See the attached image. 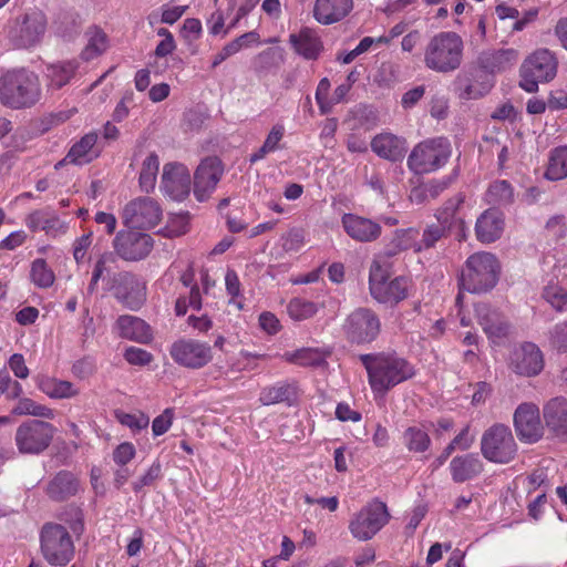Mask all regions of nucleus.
<instances>
[{
    "label": "nucleus",
    "mask_w": 567,
    "mask_h": 567,
    "mask_svg": "<svg viewBox=\"0 0 567 567\" xmlns=\"http://www.w3.org/2000/svg\"><path fill=\"white\" fill-rule=\"evenodd\" d=\"M359 358L373 392L385 393L415 374L413 365L395 353H368Z\"/></svg>",
    "instance_id": "obj_1"
},
{
    "label": "nucleus",
    "mask_w": 567,
    "mask_h": 567,
    "mask_svg": "<svg viewBox=\"0 0 567 567\" xmlns=\"http://www.w3.org/2000/svg\"><path fill=\"white\" fill-rule=\"evenodd\" d=\"M39 76L24 68L11 69L0 75V103L12 110L34 106L41 99Z\"/></svg>",
    "instance_id": "obj_2"
},
{
    "label": "nucleus",
    "mask_w": 567,
    "mask_h": 567,
    "mask_svg": "<svg viewBox=\"0 0 567 567\" xmlns=\"http://www.w3.org/2000/svg\"><path fill=\"white\" fill-rule=\"evenodd\" d=\"M424 65L437 73H452L463 62L464 41L454 31H441L431 37L424 48Z\"/></svg>",
    "instance_id": "obj_3"
},
{
    "label": "nucleus",
    "mask_w": 567,
    "mask_h": 567,
    "mask_svg": "<svg viewBox=\"0 0 567 567\" xmlns=\"http://www.w3.org/2000/svg\"><path fill=\"white\" fill-rule=\"evenodd\" d=\"M499 265L491 252L471 255L461 272L460 289L471 293L487 292L498 281Z\"/></svg>",
    "instance_id": "obj_4"
},
{
    "label": "nucleus",
    "mask_w": 567,
    "mask_h": 567,
    "mask_svg": "<svg viewBox=\"0 0 567 567\" xmlns=\"http://www.w3.org/2000/svg\"><path fill=\"white\" fill-rule=\"evenodd\" d=\"M452 154L446 137H434L420 142L408 157V167L415 174H427L441 168Z\"/></svg>",
    "instance_id": "obj_5"
},
{
    "label": "nucleus",
    "mask_w": 567,
    "mask_h": 567,
    "mask_svg": "<svg viewBox=\"0 0 567 567\" xmlns=\"http://www.w3.org/2000/svg\"><path fill=\"white\" fill-rule=\"evenodd\" d=\"M41 553L52 566H65L74 556V544L68 529L56 523H45L40 532Z\"/></svg>",
    "instance_id": "obj_6"
},
{
    "label": "nucleus",
    "mask_w": 567,
    "mask_h": 567,
    "mask_svg": "<svg viewBox=\"0 0 567 567\" xmlns=\"http://www.w3.org/2000/svg\"><path fill=\"white\" fill-rule=\"evenodd\" d=\"M481 453L492 463L512 462L517 454V444L509 426L495 423L486 429L481 439Z\"/></svg>",
    "instance_id": "obj_7"
},
{
    "label": "nucleus",
    "mask_w": 567,
    "mask_h": 567,
    "mask_svg": "<svg viewBox=\"0 0 567 567\" xmlns=\"http://www.w3.org/2000/svg\"><path fill=\"white\" fill-rule=\"evenodd\" d=\"M557 65V59L551 51L536 50L520 66L519 86L526 92H536L539 82H548L556 76Z\"/></svg>",
    "instance_id": "obj_8"
},
{
    "label": "nucleus",
    "mask_w": 567,
    "mask_h": 567,
    "mask_svg": "<svg viewBox=\"0 0 567 567\" xmlns=\"http://www.w3.org/2000/svg\"><path fill=\"white\" fill-rule=\"evenodd\" d=\"M342 332L351 344L364 346L372 343L381 332L380 317L370 308H357L344 319Z\"/></svg>",
    "instance_id": "obj_9"
},
{
    "label": "nucleus",
    "mask_w": 567,
    "mask_h": 567,
    "mask_svg": "<svg viewBox=\"0 0 567 567\" xmlns=\"http://www.w3.org/2000/svg\"><path fill=\"white\" fill-rule=\"evenodd\" d=\"M106 289L125 308L137 311L146 301V286L130 271L112 272L106 279Z\"/></svg>",
    "instance_id": "obj_10"
},
{
    "label": "nucleus",
    "mask_w": 567,
    "mask_h": 567,
    "mask_svg": "<svg viewBox=\"0 0 567 567\" xmlns=\"http://www.w3.org/2000/svg\"><path fill=\"white\" fill-rule=\"evenodd\" d=\"M47 17L41 11H32L17 18L8 30L10 42L18 49H29L41 42L47 31Z\"/></svg>",
    "instance_id": "obj_11"
},
{
    "label": "nucleus",
    "mask_w": 567,
    "mask_h": 567,
    "mask_svg": "<svg viewBox=\"0 0 567 567\" xmlns=\"http://www.w3.org/2000/svg\"><path fill=\"white\" fill-rule=\"evenodd\" d=\"M55 433L54 426L41 420L22 422L16 431V444L22 454H39L51 444Z\"/></svg>",
    "instance_id": "obj_12"
},
{
    "label": "nucleus",
    "mask_w": 567,
    "mask_h": 567,
    "mask_svg": "<svg viewBox=\"0 0 567 567\" xmlns=\"http://www.w3.org/2000/svg\"><path fill=\"white\" fill-rule=\"evenodd\" d=\"M390 519L385 503L373 501L361 508L351 519L349 529L359 540L371 539Z\"/></svg>",
    "instance_id": "obj_13"
},
{
    "label": "nucleus",
    "mask_w": 567,
    "mask_h": 567,
    "mask_svg": "<svg viewBox=\"0 0 567 567\" xmlns=\"http://www.w3.org/2000/svg\"><path fill=\"white\" fill-rule=\"evenodd\" d=\"M169 354L177 364L189 369H200L213 359L212 347L196 339L175 341Z\"/></svg>",
    "instance_id": "obj_14"
},
{
    "label": "nucleus",
    "mask_w": 567,
    "mask_h": 567,
    "mask_svg": "<svg viewBox=\"0 0 567 567\" xmlns=\"http://www.w3.org/2000/svg\"><path fill=\"white\" fill-rule=\"evenodd\" d=\"M113 247L122 259L137 261L150 255L153 249V238L136 230H122L115 236Z\"/></svg>",
    "instance_id": "obj_15"
},
{
    "label": "nucleus",
    "mask_w": 567,
    "mask_h": 567,
    "mask_svg": "<svg viewBox=\"0 0 567 567\" xmlns=\"http://www.w3.org/2000/svg\"><path fill=\"white\" fill-rule=\"evenodd\" d=\"M190 185V173L184 164L166 163L164 165L159 187L165 196L182 202L189 195Z\"/></svg>",
    "instance_id": "obj_16"
},
{
    "label": "nucleus",
    "mask_w": 567,
    "mask_h": 567,
    "mask_svg": "<svg viewBox=\"0 0 567 567\" xmlns=\"http://www.w3.org/2000/svg\"><path fill=\"white\" fill-rule=\"evenodd\" d=\"M514 427L522 442H538L544 434L538 406L534 403L519 404L514 412Z\"/></svg>",
    "instance_id": "obj_17"
},
{
    "label": "nucleus",
    "mask_w": 567,
    "mask_h": 567,
    "mask_svg": "<svg viewBox=\"0 0 567 567\" xmlns=\"http://www.w3.org/2000/svg\"><path fill=\"white\" fill-rule=\"evenodd\" d=\"M162 210L151 197H140L130 202L123 210L125 223L133 228H151L161 220Z\"/></svg>",
    "instance_id": "obj_18"
},
{
    "label": "nucleus",
    "mask_w": 567,
    "mask_h": 567,
    "mask_svg": "<svg viewBox=\"0 0 567 567\" xmlns=\"http://www.w3.org/2000/svg\"><path fill=\"white\" fill-rule=\"evenodd\" d=\"M509 369L522 377H536L544 369L542 350L533 342H524L511 353Z\"/></svg>",
    "instance_id": "obj_19"
},
{
    "label": "nucleus",
    "mask_w": 567,
    "mask_h": 567,
    "mask_svg": "<svg viewBox=\"0 0 567 567\" xmlns=\"http://www.w3.org/2000/svg\"><path fill=\"white\" fill-rule=\"evenodd\" d=\"M224 174L221 162L217 157H207L200 162L194 173V196L206 202L215 190Z\"/></svg>",
    "instance_id": "obj_20"
},
{
    "label": "nucleus",
    "mask_w": 567,
    "mask_h": 567,
    "mask_svg": "<svg viewBox=\"0 0 567 567\" xmlns=\"http://www.w3.org/2000/svg\"><path fill=\"white\" fill-rule=\"evenodd\" d=\"M465 196L457 193L449 198L435 213L436 220L455 235L458 241L466 240L467 226L462 215Z\"/></svg>",
    "instance_id": "obj_21"
},
{
    "label": "nucleus",
    "mask_w": 567,
    "mask_h": 567,
    "mask_svg": "<svg viewBox=\"0 0 567 567\" xmlns=\"http://www.w3.org/2000/svg\"><path fill=\"white\" fill-rule=\"evenodd\" d=\"M475 316L488 340L497 343L509 333L511 324L507 318L487 303L475 306Z\"/></svg>",
    "instance_id": "obj_22"
},
{
    "label": "nucleus",
    "mask_w": 567,
    "mask_h": 567,
    "mask_svg": "<svg viewBox=\"0 0 567 567\" xmlns=\"http://www.w3.org/2000/svg\"><path fill=\"white\" fill-rule=\"evenodd\" d=\"M543 419L547 431L563 441H567V398L556 396L543 406Z\"/></svg>",
    "instance_id": "obj_23"
},
{
    "label": "nucleus",
    "mask_w": 567,
    "mask_h": 567,
    "mask_svg": "<svg viewBox=\"0 0 567 567\" xmlns=\"http://www.w3.org/2000/svg\"><path fill=\"white\" fill-rule=\"evenodd\" d=\"M44 491L51 501L65 502L78 495L81 482L74 473L62 470L49 480Z\"/></svg>",
    "instance_id": "obj_24"
},
{
    "label": "nucleus",
    "mask_w": 567,
    "mask_h": 567,
    "mask_svg": "<svg viewBox=\"0 0 567 567\" xmlns=\"http://www.w3.org/2000/svg\"><path fill=\"white\" fill-rule=\"evenodd\" d=\"M344 231L359 243H371L381 236V226L372 219L355 214H344L341 218Z\"/></svg>",
    "instance_id": "obj_25"
},
{
    "label": "nucleus",
    "mask_w": 567,
    "mask_h": 567,
    "mask_svg": "<svg viewBox=\"0 0 567 567\" xmlns=\"http://www.w3.org/2000/svg\"><path fill=\"white\" fill-rule=\"evenodd\" d=\"M504 229L503 214L496 208L486 209L480 215L475 224V234L483 244L497 240Z\"/></svg>",
    "instance_id": "obj_26"
},
{
    "label": "nucleus",
    "mask_w": 567,
    "mask_h": 567,
    "mask_svg": "<svg viewBox=\"0 0 567 567\" xmlns=\"http://www.w3.org/2000/svg\"><path fill=\"white\" fill-rule=\"evenodd\" d=\"M289 43L306 60H317L323 51V43L318 32L311 28H302L298 33L289 35Z\"/></svg>",
    "instance_id": "obj_27"
},
{
    "label": "nucleus",
    "mask_w": 567,
    "mask_h": 567,
    "mask_svg": "<svg viewBox=\"0 0 567 567\" xmlns=\"http://www.w3.org/2000/svg\"><path fill=\"white\" fill-rule=\"evenodd\" d=\"M352 8V0H316L313 18L321 24H333L346 18Z\"/></svg>",
    "instance_id": "obj_28"
},
{
    "label": "nucleus",
    "mask_w": 567,
    "mask_h": 567,
    "mask_svg": "<svg viewBox=\"0 0 567 567\" xmlns=\"http://www.w3.org/2000/svg\"><path fill=\"white\" fill-rule=\"evenodd\" d=\"M372 151L380 157L398 162L401 161L406 153V141L393 134H379L371 141Z\"/></svg>",
    "instance_id": "obj_29"
},
{
    "label": "nucleus",
    "mask_w": 567,
    "mask_h": 567,
    "mask_svg": "<svg viewBox=\"0 0 567 567\" xmlns=\"http://www.w3.org/2000/svg\"><path fill=\"white\" fill-rule=\"evenodd\" d=\"M116 328L122 338L136 341L138 343H148L153 339V331L148 323L143 319L130 315L120 316L116 320Z\"/></svg>",
    "instance_id": "obj_30"
},
{
    "label": "nucleus",
    "mask_w": 567,
    "mask_h": 567,
    "mask_svg": "<svg viewBox=\"0 0 567 567\" xmlns=\"http://www.w3.org/2000/svg\"><path fill=\"white\" fill-rule=\"evenodd\" d=\"M451 476L455 483H463L480 475L484 464L475 453L455 456L450 463Z\"/></svg>",
    "instance_id": "obj_31"
},
{
    "label": "nucleus",
    "mask_w": 567,
    "mask_h": 567,
    "mask_svg": "<svg viewBox=\"0 0 567 567\" xmlns=\"http://www.w3.org/2000/svg\"><path fill=\"white\" fill-rule=\"evenodd\" d=\"M410 281L403 276H399L384 282L381 287L374 288L371 296L380 303L398 305L408 298Z\"/></svg>",
    "instance_id": "obj_32"
},
{
    "label": "nucleus",
    "mask_w": 567,
    "mask_h": 567,
    "mask_svg": "<svg viewBox=\"0 0 567 567\" xmlns=\"http://www.w3.org/2000/svg\"><path fill=\"white\" fill-rule=\"evenodd\" d=\"M518 60L515 49H502L483 52L478 58V65L489 74L503 72L513 66Z\"/></svg>",
    "instance_id": "obj_33"
},
{
    "label": "nucleus",
    "mask_w": 567,
    "mask_h": 567,
    "mask_svg": "<svg viewBox=\"0 0 567 567\" xmlns=\"http://www.w3.org/2000/svg\"><path fill=\"white\" fill-rule=\"evenodd\" d=\"M96 141L97 135L95 133L85 134L70 148L66 156L56 163L55 168L65 164L84 165L90 163L97 156V154L93 152V146L96 144Z\"/></svg>",
    "instance_id": "obj_34"
},
{
    "label": "nucleus",
    "mask_w": 567,
    "mask_h": 567,
    "mask_svg": "<svg viewBox=\"0 0 567 567\" xmlns=\"http://www.w3.org/2000/svg\"><path fill=\"white\" fill-rule=\"evenodd\" d=\"M453 179L454 177L449 176L442 179H432L415 186L410 192V199L416 205H422L435 199L452 184Z\"/></svg>",
    "instance_id": "obj_35"
},
{
    "label": "nucleus",
    "mask_w": 567,
    "mask_h": 567,
    "mask_svg": "<svg viewBox=\"0 0 567 567\" xmlns=\"http://www.w3.org/2000/svg\"><path fill=\"white\" fill-rule=\"evenodd\" d=\"M297 398L296 386L287 382H278L261 390L259 400L264 405L287 403L291 405Z\"/></svg>",
    "instance_id": "obj_36"
},
{
    "label": "nucleus",
    "mask_w": 567,
    "mask_h": 567,
    "mask_svg": "<svg viewBox=\"0 0 567 567\" xmlns=\"http://www.w3.org/2000/svg\"><path fill=\"white\" fill-rule=\"evenodd\" d=\"M35 380L39 390L52 399H70L78 394V390L69 381L47 375H38Z\"/></svg>",
    "instance_id": "obj_37"
},
{
    "label": "nucleus",
    "mask_w": 567,
    "mask_h": 567,
    "mask_svg": "<svg viewBox=\"0 0 567 567\" xmlns=\"http://www.w3.org/2000/svg\"><path fill=\"white\" fill-rule=\"evenodd\" d=\"M485 200L497 207L508 206L514 203V188L507 181H495L488 186Z\"/></svg>",
    "instance_id": "obj_38"
},
{
    "label": "nucleus",
    "mask_w": 567,
    "mask_h": 567,
    "mask_svg": "<svg viewBox=\"0 0 567 567\" xmlns=\"http://www.w3.org/2000/svg\"><path fill=\"white\" fill-rule=\"evenodd\" d=\"M78 63L75 61H64L47 66V76L50 81L49 85L54 89H61L70 82L75 74Z\"/></svg>",
    "instance_id": "obj_39"
},
{
    "label": "nucleus",
    "mask_w": 567,
    "mask_h": 567,
    "mask_svg": "<svg viewBox=\"0 0 567 567\" xmlns=\"http://www.w3.org/2000/svg\"><path fill=\"white\" fill-rule=\"evenodd\" d=\"M545 176L550 181L567 177V146H558L550 151Z\"/></svg>",
    "instance_id": "obj_40"
},
{
    "label": "nucleus",
    "mask_w": 567,
    "mask_h": 567,
    "mask_svg": "<svg viewBox=\"0 0 567 567\" xmlns=\"http://www.w3.org/2000/svg\"><path fill=\"white\" fill-rule=\"evenodd\" d=\"M390 258L391 257H386L385 254L383 252V254L379 255L371 264L370 272H369L370 293H373L374 288H377V286L381 287L390 278V275H391Z\"/></svg>",
    "instance_id": "obj_41"
},
{
    "label": "nucleus",
    "mask_w": 567,
    "mask_h": 567,
    "mask_svg": "<svg viewBox=\"0 0 567 567\" xmlns=\"http://www.w3.org/2000/svg\"><path fill=\"white\" fill-rule=\"evenodd\" d=\"M159 168V159L155 153H151L143 162L140 173V187L143 192L150 193L155 188L156 177Z\"/></svg>",
    "instance_id": "obj_42"
},
{
    "label": "nucleus",
    "mask_w": 567,
    "mask_h": 567,
    "mask_svg": "<svg viewBox=\"0 0 567 567\" xmlns=\"http://www.w3.org/2000/svg\"><path fill=\"white\" fill-rule=\"evenodd\" d=\"M13 415H32L37 417L52 420L54 412L52 409L39 404L30 398H20L13 409L11 410Z\"/></svg>",
    "instance_id": "obj_43"
},
{
    "label": "nucleus",
    "mask_w": 567,
    "mask_h": 567,
    "mask_svg": "<svg viewBox=\"0 0 567 567\" xmlns=\"http://www.w3.org/2000/svg\"><path fill=\"white\" fill-rule=\"evenodd\" d=\"M452 233L449 229H446L443 225H441L439 221L429 224L423 229L421 240L417 244L415 250L421 251L424 249L434 248L439 241L447 238Z\"/></svg>",
    "instance_id": "obj_44"
},
{
    "label": "nucleus",
    "mask_w": 567,
    "mask_h": 567,
    "mask_svg": "<svg viewBox=\"0 0 567 567\" xmlns=\"http://www.w3.org/2000/svg\"><path fill=\"white\" fill-rule=\"evenodd\" d=\"M115 256L112 252L103 254L95 262L90 284L87 286V293L93 295L96 291L99 280H105L111 276V265L115 264Z\"/></svg>",
    "instance_id": "obj_45"
},
{
    "label": "nucleus",
    "mask_w": 567,
    "mask_h": 567,
    "mask_svg": "<svg viewBox=\"0 0 567 567\" xmlns=\"http://www.w3.org/2000/svg\"><path fill=\"white\" fill-rule=\"evenodd\" d=\"M404 444L411 452L422 453L425 452L431 444L429 434L416 427H408L403 433Z\"/></svg>",
    "instance_id": "obj_46"
},
{
    "label": "nucleus",
    "mask_w": 567,
    "mask_h": 567,
    "mask_svg": "<svg viewBox=\"0 0 567 567\" xmlns=\"http://www.w3.org/2000/svg\"><path fill=\"white\" fill-rule=\"evenodd\" d=\"M59 224L60 220L54 214L44 210H35L27 219L28 227L33 231L44 230L50 233L56 229Z\"/></svg>",
    "instance_id": "obj_47"
},
{
    "label": "nucleus",
    "mask_w": 567,
    "mask_h": 567,
    "mask_svg": "<svg viewBox=\"0 0 567 567\" xmlns=\"http://www.w3.org/2000/svg\"><path fill=\"white\" fill-rule=\"evenodd\" d=\"M107 48V37L100 30L94 29L90 32V38L86 47L81 53V56L85 61H90L102 54Z\"/></svg>",
    "instance_id": "obj_48"
},
{
    "label": "nucleus",
    "mask_w": 567,
    "mask_h": 567,
    "mask_svg": "<svg viewBox=\"0 0 567 567\" xmlns=\"http://www.w3.org/2000/svg\"><path fill=\"white\" fill-rule=\"evenodd\" d=\"M30 278L40 288L51 287L54 282V274L42 258L35 259L31 265Z\"/></svg>",
    "instance_id": "obj_49"
},
{
    "label": "nucleus",
    "mask_w": 567,
    "mask_h": 567,
    "mask_svg": "<svg viewBox=\"0 0 567 567\" xmlns=\"http://www.w3.org/2000/svg\"><path fill=\"white\" fill-rule=\"evenodd\" d=\"M285 358L289 362L300 365L319 367L324 362L322 353L316 349H301L292 353L287 352Z\"/></svg>",
    "instance_id": "obj_50"
},
{
    "label": "nucleus",
    "mask_w": 567,
    "mask_h": 567,
    "mask_svg": "<svg viewBox=\"0 0 567 567\" xmlns=\"http://www.w3.org/2000/svg\"><path fill=\"white\" fill-rule=\"evenodd\" d=\"M317 310L316 303L301 298L290 300L287 306V312L290 318L298 321L311 318L316 315Z\"/></svg>",
    "instance_id": "obj_51"
},
{
    "label": "nucleus",
    "mask_w": 567,
    "mask_h": 567,
    "mask_svg": "<svg viewBox=\"0 0 567 567\" xmlns=\"http://www.w3.org/2000/svg\"><path fill=\"white\" fill-rule=\"evenodd\" d=\"M59 518L69 525V528L71 532L80 536L84 530V523H83V513L79 507L75 506H69L64 508L61 514L59 515Z\"/></svg>",
    "instance_id": "obj_52"
},
{
    "label": "nucleus",
    "mask_w": 567,
    "mask_h": 567,
    "mask_svg": "<svg viewBox=\"0 0 567 567\" xmlns=\"http://www.w3.org/2000/svg\"><path fill=\"white\" fill-rule=\"evenodd\" d=\"M115 417L122 425L133 431L145 429L150 423V417L142 412L131 414L123 411H115Z\"/></svg>",
    "instance_id": "obj_53"
},
{
    "label": "nucleus",
    "mask_w": 567,
    "mask_h": 567,
    "mask_svg": "<svg viewBox=\"0 0 567 567\" xmlns=\"http://www.w3.org/2000/svg\"><path fill=\"white\" fill-rule=\"evenodd\" d=\"M543 297L557 311H563L567 305V291L557 285L546 286Z\"/></svg>",
    "instance_id": "obj_54"
},
{
    "label": "nucleus",
    "mask_w": 567,
    "mask_h": 567,
    "mask_svg": "<svg viewBox=\"0 0 567 567\" xmlns=\"http://www.w3.org/2000/svg\"><path fill=\"white\" fill-rule=\"evenodd\" d=\"M548 341L558 352H567V321L556 323L548 331Z\"/></svg>",
    "instance_id": "obj_55"
},
{
    "label": "nucleus",
    "mask_w": 567,
    "mask_h": 567,
    "mask_svg": "<svg viewBox=\"0 0 567 567\" xmlns=\"http://www.w3.org/2000/svg\"><path fill=\"white\" fill-rule=\"evenodd\" d=\"M162 477V465L158 461H155L147 472L133 482L132 487L135 493L142 491L145 486H152L157 480Z\"/></svg>",
    "instance_id": "obj_56"
},
{
    "label": "nucleus",
    "mask_w": 567,
    "mask_h": 567,
    "mask_svg": "<svg viewBox=\"0 0 567 567\" xmlns=\"http://www.w3.org/2000/svg\"><path fill=\"white\" fill-rule=\"evenodd\" d=\"M188 220L189 213L184 212L179 214H175L169 218L167 226V236L168 237H178L187 233L188 230Z\"/></svg>",
    "instance_id": "obj_57"
},
{
    "label": "nucleus",
    "mask_w": 567,
    "mask_h": 567,
    "mask_svg": "<svg viewBox=\"0 0 567 567\" xmlns=\"http://www.w3.org/2000/svg\"><path fill=\"white\" fill-rule=\"evenodd\" d=\"M406 230H396L392 241L385 247L384 254L386 257H393L402 250H406L410 248V243L408 239Z\"/></svg>",
    "instance_id": "obj_58"
},
{
    "label": "nucleus",
    "mask_w": 567,
    "mask_h": 567,
    "mask_svg": "<svg viewBox=\"0 0 567 567\" xmlns=\"http://www.w3.org/2000/svg\"><path fill=\"white\" fill-rule=\"evenodd\" d=\"M124 358L131 364L146 365L152 361L153 355L144 349L130 347L126 349Z\"/></svg>",
    "instance_id": "obj_59"
},
{
    "label": "nucleus",
    "mask_w": 567,
    "mask_h": 567,
    "mask_svg": "<svg viewBox=\"0 0 567 567\" xmlns=\"http://www.w3.org/2000/svg\"><path fill=\"white\" fill-rule=\"evenodd\" d=\"M200 33L202 23L198 19L188 18L184 21L181 29V34L186 41L192 42L194 40H197Z\"/></svg>",
    "instance_id": "obj_60"
},
{
    "label": "nucleus",
    "mask_w": 567,
    "mask_h": 567,
    "mask_svg": "<svg viewBox=\"0 0 567 567\" xmlns=\"http://www.w3.org/2000/svg\"><path fill=\"white\" fill-rule=\"evenodd\" d=\"M172 409H166L161 415L156 416L152 424L154 435L158 436L166 433L172 425Z\"/></svg>",
    "instance_id": "obj_61"
},
{
    "label": "nucleus",
    "mask_w": 567,
    "mask_h": 567,
    "mask_svg": "<svg viewBox=\"0 0 567 567\" xmlns=\"http://www.w3.org/2000/svg\"><path fill=\"white\" fill-rule=\"evenodd\" d=\"M135 455V447L131 443L120 444L113 452V460L121 466L127 464Z\"/></svg>",
    "instance_id": "obj_62"
},
{
    "label": "nucleus",
    "mask_w": 567,
    "mask_h": 567,
    "mask_svg": "<svg viewBox=\"0 0 567 567\" xmlns=\"http://www.w3.org/2000/svg\"><path fill=\"white\" fill-rule=\"evenodd\" d=\"M75 28V20L68 14L60 16L59 21L55 22V32L63 38H71Z\"/></svg>",
    "instance_id": "obj_63"
},
{
    "label": "nucleus",
    "mask_w": 567,
    "mask_h": 567,
    "mask_svg": "<svg viewBox=\"0 0 567 567\" xmlns=\"http://www.w3.org/2000/svg\"><path fill=\"white\" fill-rule=\"evenodd\" d=\"M9 367L19 379H27L29 377V369L25 365L24 358L20 353H14L9 359Z\"/></svg>",
    "instance_id": "obj_64"
}]
</instances>
